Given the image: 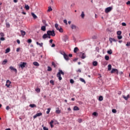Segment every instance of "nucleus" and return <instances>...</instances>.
<instances>
[{
  "label": "nucleus",
  "instance_id": "nucleus-15",
  "mask_svg": "<svg viewBox=\"0 0 130 130\" xmlns=\"http://www.w3.org/2000/svg\"><path fill=\"white\" fill-rule=\"evenodd\" d=\"M55 28H56V30H59V28H60V27L58 26V24L57 23H56L55 24Z\"/></svg>",
  "mask_w": 130,
  "mask_h": 130
},
{
  "label": "nucleus",
  "instance_id": "nucleus-49",
  "mask_svg": "<svg viewBox=\"0 0 130 130\" xmlns=\"http://www.w3.org/2000/svg\"><path fill=\"white\" fill-rule=\"evenodd\" d=\"M31 42H32V40H31L30 39H29L27 40L28 43H31Z\"/></svg>",
  "mask_w": 130,
  "mask_h": 130
},
{
  "label": "nucleus",
  "instance_id": "nucleus-23",
  "mask_svg": "<svg viewBox=\"0 0 130 130\" xmlns=\"http://www.w3.org/2000/svg\"><path fill=\"white\" fill-rule=\"evenodd\" d=\"M79 50V49L78 48V47H75L74 49V53H77V52H78V51Z\"/></svg>",
  "mask_w": 130,
  "mask_h": 130
},
{
  "label": "nucleus",
  "instance_id": "nucleus-24",
  "mask_svg": "<svg viewBox=\"0 0 130 130\" xmlns=\"http://www.w3.org/2000/svg\"><path fill=\"white\" fill-rule=\"evenodd\" d=\"M33 64L36 67H39V63H38V62H34Z\"/></svg>",
  "mask_w": 130,
  "mask_h": 130
},
{
  "label": "nucleus",
  "instance_id": "nucleus-21",
  "mask_svg": "<svg viewBox=\"0 0 130 130\" xmlns=\"http://www.w3.org/2000/svg\"><path fill=\"white\" fill-rule=\"evenodd\" d=\"M123 98H124L125 100H127V99L129 98V94H128L126 96H123Z\"/></svg>",
  "mask_w": 130,
  "mask_h": 130
},
{
  "label": "nucleus",
  "instance_id": "nucleus-11",
  "mask_svg": "<svg viewBox=\"0 0 130 130\" xmlns=\"http://www.w3.org/2000/svg\"><path fill=\"white\" fill-rule=\"evenodd\" d=\"M57 78H58V80H59V81H61L62 80V78H61V75L58 73L57 74Z\"/></svg>",
  "mask_w": 130,
  "mask_h": 130
},
{
  "label": "nucleus",
  "instance_id": "nucleus-36",
  "mask_svg": "<svg viewBox=\"0 0 130 130\" xmlns=\"http://www.w3.org/2000/svg\"><path fill=\"white\" fill-rule=\"evenodd\" d=\"M7 62H8V60L5 59L3 61L2 64H6Z\"/></svg>",
  "mask_w": 130,
  "mask_h": 130
},
{
  "label": "nucleus",
  "instance_id": "nucleus-62",
  "mask_svg": "<svg viewBox=\"0 0 130 130\" xmlns=\"http://www.w3.org/2000/svg\"><path fill=\"white\" fill-rule=\"evenodd\" d=\"M51 47H55V44H52V45H51Z\"/></svg>",
  "mask_w": 130,
  "mask_h": 130
},
{
  "label": "nucleus",
  "instance_id": "nucleus-6",
  "mask_svg": "<svg viewBox=\"0 0 130 130\" xmlns=\"http://www.w3.org/2000/svg\"><path fill=\"white\" fill-rule=\"evenodd\" d=\"M26 62H21L19 66L21 69H23L24 68H25V67H26Z\"/></svg>",
  "mask_w": 130,
  "mask_h": 130
},
{
  "label": "nucleus",
  "instance_id": "nucleus-14",
  "mask_svg": "<svg viewBox=\"0 0 130 130\" xmlns=\"http://www.w3.org/2000/svg\"><path fill=\"white\" fill-rule=\"evenodd\" d=\"M61 112V111L58 108H57L56 110L55 113H57V114H59Z\"/></svg>",
  "mask_w": 130,
  "mask_h": 130
},
{
  "label": "nucleus",
  "instance_id": "nucleus-41",
  "mask_svg": "<svg viewBox=\"0 0 130 130\" xmlns=\"http://www.w3.org/2000/svg\"><path fill=\"white\" fill-rule=\"evenodd\" d=\"M81 18H82V19H84V18L85 17V14H84V12H82L81 15Z\"/></svg>",
  "mask_w": 130,
  "mask_h": 130
},
{
  "label": "nucleus",
  "instance_id": "nucleus-43",
  "mask_svg": "<svg viewBox=\"0 0 130 130\" xmlns=\"http://www.w3.org/2000/svg\"><path fill=\"white\" fill-rule=\"evenodd\" d=\"M117 35H119V36L121 35V31H118L117 32Z\"/></svg>",
  "mask_w": 130,
  "mask_h": 130
},
{
  "label": "nucleus",
  "instance_id": "nucleus-34",
  "mask_svg": "<svg viewBox=\"0 0 130 130\" xmlns=\"http://www.w3.org/2000/svg\"><path fill=\"white\" fill-rule=\"evenodd\" d=\"M92 115L94 116H98V113L94 112L92 113Z\"/></svg>",
  "mask_w": 130,
  "mask_h": 130
},
{
  "label": "nucleus",
  "instance_id": "nucleus-59",
  "mask_svg": "<svg viewBox=\"0 0 130 130\" xmlns=\"http://www.w3.org/2000/svg\"><path fill=\"white\" fill-rule=\"evenodd\" d=\"M77 60H78V58H75L73 59V61H77Z\"/></svg>",
  "mask_w": 130,
  "mask_h": 130
},
{
  "label": "nucleus",
  "instance_id": "nucleus-58",
  "mask_svg": "<svg viewBox=\"0 0 130 130\" xmlns=\"http://www.w3.org/2000/svg\"><path fill=\"white\" fill-rule=\"evenodd\" d=\"M9 109H10V107L9 106H7L6 107V110H9Z\"/></svg>",
  "mask_w": 130,
  "mask_h": 130
},
{
  "label": "nucleus",
  "instance_id": "nucleus-1",
  "mask_svg": "<svg viewBox=\"0 0 130 130\" xmlns=\"http://www.w3.org/2000/svg\"><path fill=\"white\" fill-rule=\"evenodd\" d=\"M47 33L48 35H50V36H52L53 37L55 36V32H54V30H48Z\"/></svg>",
  "mask_w": 130,
  "mask_h": 130
},
{
  "label": "nucleus",
  "instance_id": "nucleus-50",
  "mask_svg": "<svg viewBox=\"0 0 130 130\" xmlns=\"http://www.w3.org/2000/svg\"><path fill=\"white\" fill-rule=\"evenodd\" d=\"M112 112H113V113H116V110L115 109H113L112 110Z\"/></svg>",
  "mask_w": 130,
  "mask_h": 130
},
{
  "label": "nucleus",
  "instance_id": "nucleus-16",
  "mask_svg": "<svg viewBox=\"0 0 130 130\" xmlns=\"http://www.w3.org/2000/svg\"><path fill=\"white\" fill-rule=\"evenodd\" d=\"M48 36V34H44V35L43 36V39H46V38H47Z\"/></svg>",
  "mask_w": 130,
  "mask_h": 130
},
{
  "label": "nucleus",
  "instance_id": "nucleus-28",
  "mask_svg": "<svg viewBox=\"0 0 130 130\" xmlns=\"http://www.w3.org/2000/svg\"><path fill=\"white\" fill-rule=\"evenodd\" d=\"M58 73H59L60 75H62L63 76L64 75V73L62 72V70H59V72Z\"/></svg>",
  "mask_w": 130,
  "mask_h": 130
},
{
  "label": "nucleus",
  "instance_id": "nucleus-30",
  "mask_svg": "<svg viewBox=\"0 0 130 130\" xmlns=\"http://www.w3.org/2000/svg\"><path fill=\"white\" fill-rule=\"evenodd\" d=\"M10 51H11V49L8 48H7V49L6 50L5 53H9V52H10Z\"/></svg>",
  "mask_w": 130,
  "mask_h": 130
},
{
  "label": "nucleus",
  "instance_id": "nucleus-35",
  "mask_svg": "<svg viewBox=\"0 0 130 130\" xmlns=\"http://www.w3.org/2000/svg\"><path fill=\"white\" fill-rule=\"evenodd\" d=\"M52 71V69H51V67H48L47 71L48 72H51Z\"/></svg>",
  "mask_w": 130,
  "mask_h": 130
},
{
  "label": "nucleus",
  "instance_id": "nucleus-55",
  "mask_svg": "<svg viewBox=\"0 0 130 130\" xmlns=\"http://www.w3.org/2000/svg\"><path fill=\"white\" fill-rule=\"evenodd\" d=\"M126 46H130V42H127L126 44Z\"/></svg>",
  "mask_w": 130,
  "mask_h": 130
},
{
  "label": "nucleus",
  "instance_id": "nucleus-60",
  "mask_svg": "<svg viewBox=\"0 0 130 130\" xmlns=\"http://www.w3.org/2000/svg\"><path fill=\"white\" fill-rule=\"evenodd\" d=\"M17 52H19L20 51V48H18L16 50Z\"/></svg>",
  "mask_w": 130,
  "mask_h": 130
},
{
  "label": "nucleus",
  "instance_id": "nucleus-63",
  "mask_svg": "<svg viewBox=\"0 0 130 130\" xmlns=\"http://www.w3.org/2000/svg\"><path fill=\"white\" fill-rule=\"evenodd\" d=\"M77 72L78 73H81V69H78V70L77 71Z\"/></svg>",
  "mask_w": 130,
  "mask_h": 130
},
{
  "label": "nucleus",
  "instance_id": "nucleus-33",
  "mask_svg": "<svg viewBox=\"0 0 130 130\" xmlns=\"http://www.w3.org/2000/svg\"><path fill=\"white\" fill-rule=\"evenodd\" d=\"M25 10H26L27 11L30 9V7H29L28 5H25Z\"/></svg>",
  "mask_w": 130,
  "mask_h": 130
},
{
  "label": "nucleus",
  "instance_id": "nucleus-19",
  "mask_svg": "<svg viewBox=\"0 0 130 130\" xmlns=\"http://www.w3.org/2000/svg\"><path fill=\"white\" fill-rule=\"evenodd\" d=\"M20 32L21 34V35L22 36H25V35H26V32H25V31H23V30H20Z\"/></svg>",
  "mask_w": 130,
  "mask_h": 130
},
{
  "label": "nucleus",
  "instance_id": "nucleus-51",
  "mask_svg": "<svg viewBox=\"0 0 130 130\" xmlns=\"http://www.w3.org/2000/svg\"><path fill=\"white\" fill-rule=\"evenodd\" d=\"M5 38H4V37H2V38H1V39H0V40H1V41H5Z\"/></svg>",
  "mask_w": 130,
  "mask_h": 130
},
{
  "label": "nucleus",
  "instance_id": "nucleus-4",
  "mask_svg": "<svg viewBox=\"0 0 130 130\" xmlns=\"http://www.w3.org/2000/svg\"><path fill=\"white\" fill-rule=\"evenodd\" d=\"M11 84H12V82H11L9 80H7L6 81V86H7V88H10V86H11Z\"/></svg>",
  "mask_w": 130,
  "mask_h": 130
},
{
  "label": "nucleus",
  "instance_id": "nucleus-7",
  "mask_svg": "<svg viewBox=\"0 0 130 130\" xmlns=\"http://www.w3.org/2000/svg\"><path fill=\"white\" fill-rule=\"evenodd\" d=\"M41 115H42V113H38L35 115L34 116V119H35V118L39 116H41Z\"/></svg>",
  "mask_w": 130,
  "mask_h": 130
},
{
  "label": "nucleus",
  "instance_id": "nucleus-52",
  "mask_svg": "<svg viewBox=\"0 0 130 130\" xmlns=\"http://www.w3.org/2000/svg\"><path fill=\"white\" fill-rule=\"evenodd\" d=\"M122 39V36H118V39L120 40Z\"/></svg>",
  "mask_w": 130,
  "mask_h": 130
},
{
  "label": "nucleus",
  "instance_id": "nucleus-40",
  "mask_svg": "<svg viewBox=\"0 0 130 130\" xmlns=\"http://www.w3.org/2000/svg\"><path fill=\"white\" fill-rule=\"evenodd\" d=\"M50 110H51V109L50 108L47 109V111L46 112L47 114H49V112H50Z\"/></svg>",
  "mask_w": 130,
  "mask_h": 130
},
{
  "label": "nucleus",
  "instance_id": "nucleus-17",
  "mask_svg": "<svg viewBox=\"0 0 130 130\" xmlns=\"http://www.w3.org/2000/svg\"><path fill=\"white\" fill-rule=\"evenodd\" d=\"M37 45H39L40 47H42L43 46V43H39L38 42H36Z\"/></svg>",
  "mask_w": 130,
  "mask_h": 130
},
{
  "label": "nucleus",
  "instance_id": "nucleus-29",
  "mask_svg": "<svg viewBox=\"0 0 130 130\" xmlns=\"http://www.w3.org/2000/svg\"><path fill=\"white\" fill-rule=\"evenodd\" d=\"M99 100L100 101H103V96H102V95H100L99 98Z\"/></svg>",
  "mask_w": 130,
  "mask_h": 130
},
{
  "label": "nucleus",
  "instance_id": "nucleus-22",
  "mask_svg": "<svg viewBox=\"0 0 130 130\" xmlns=\"http://www.w3.org/2000/svg\"><path fill=\"white\" fill-rule=\"evenodd\" d=\"M31 16H32L33 18H34L35 19H37V16H36V15H35V14L33 12H32L31 13Z\"/></svg>",
  "mask_w": 130,
  "mask_h": 130
},
{
  "label": "nucleus",
  "instance_id": "nucleus-25",
  "mask_svg": "<svg viewBox=\"0 0 130 130\" xmlns=\"http://www.w3.org/2000/svg\"><path fill=\"white\" fill-rule=\"evenodd\" d=\"M112 68V66H111V64H109L108 66V71H111Z\"/></svg>",
  "mask_w": 130,
  "mask_h": 130
},
{
  "label": "nucleus",
  "instance_id": "nucleus-31",
  "mask_svg": "<svg viewBox=\"0 0 130 130\" xmlns=\"http://www.w3.org/2000/svg\"><path fill=\"white\" fill-rule=\"evenodd\" d=\"M74 111H78V110H79V107H77V106H75L74 107Z\"/></svg>",
  "mask_w": 130,
  "mask_h": 130
},
{
  "label": "nucleus",
  "instance_id": "nucleus-5",
  "mask_svg": "<svg viewBox=\"0 0 130 130\" xmlns=\"http://www.w3.org/2000/svg\"><path fill=\"white\" fill-rule=\"evenodd\" d=\"M113 73L118 74V70L116 69H113L111 71V74H113Z\"/></svg>",
  "mask_w": 130,
  "mask_h": 130
},
{
  "label": "nucleus",
  "instance_id": "nucleus-53",
  "mask_svg": "<svg viewBox=\"0 0 130 130\" xmlns=\"http://www.w3.org/2000/svg\"><path fill=\"white\" fill-rule=\"evenodd\" d=\"M75 7V3H73L71 5V8H74Z\"/></svg>",
  "mask_w": 130,
  "mask_h": 130
},
{
  "label": "nucleus",
  "instance_id": "nucleus-61",
  "mask_svg": "<svg viewBox=\"0 0 130 130\" xmlns=\"http://www.w3.org/2000/svg\"><path fill=\"white\" fill-rule=\"evenodd\" d=\"M126 4V5H130V1L127 2Z\"/></svg>",
  "mask_w": 130,
  "mask_h": 130
},
{
  "label": "nucleus",
  "instance_id": "nucleus-38",
  "mask_svg": "<svg viewBox=\"0 0 130 130\" xmlns=\"http://www.w3.org/2000/svg\"><path fill=\"white\" fill-rule=\"evenodd\" d=\"M107 53H108V54H112V50L110 49V50L108 51Z\"/></svg>",
  "mask_w": 130,
  "mask_h": 130
},
{
  "label": "nucleus",
  "instance_id": "nucleus-47",
  "mask_svg": "<svg viewBox=\"0 0 130 130\" xmlns=\"http://www.w3.org/2000/svg\"><path fill=\"white\" fill-rule=\"evenodd\" d=\"M0 36H1V37H4V36H5V34H4V32H1Z\"/></svg>",
  "mask_w": 130,
  "mask_h": 130
},
{
  "label": "nucleus",
  "instance_id": "nucleus-37",
  "mask_svg": "<svg viewBox=\"0 0 130 130\" xmlns=\"http://www.w3.org/2000/svg\"><path fill=\"white\" fill-rule=\"evenodd\" d=\"M60 54H61L62 55H63V56H65L67 54H66V52H64V51H61L60 52Z\"/></svg>",
  "mask_w": 130,
  "mask_h": 130
},
{
  "label": "nucleus",
  "instance_id": "nucleus-64",
  "mask_svg": "<svg viewBox=\"0 0 130 130\" xmlns=\"http://www.w3.org/2000/svg\"><path fill=\"white\" fill-rule=\"evenodd\" d=\"M17 43L18 44H20V41H19V40H17Z\"/></svg>",
  "mask_w": 130,
  "mask_h": 130
},
{
  "label": "nucleus",
  "instance_id": "nucleus-2",
  "mask_svg": "<svg viewBox=\"0 0 130 130\" xmlns=\"http://www.w3.org/2000/svg\"><path fill=\"white\" fill-rule=\"evenodd\" d=\"M113 9V7L112 6L107 7L105 9V12L106 13V14H108V13H110V12H111Z\"/></svg>",
  "mask_w": 130,
  "mask_h": 130
},
{
  "label": "nucleus",
  "instance_id": "nucleus-12",
  "mask_svg": "<svg viewBox=\"0 0 130 130\" xmlns=\"http://www.w3.org/2000/svg\"><path fill=\"white\" fill-rule=\"evenodd\" d=\"M71 28H72V29H73L74 30H76V29H78V27L77 26H76V25H74V24L71 25Z\"/></svg>",
  "mask_w": 130,
  "mask_h": 130
},
{
  "label": "nucleus",
  "instance_id": "nucleus-48",
  "mask_svg": "<svg viewBox=\"0 0 130 130\" xmlns=\"http://www.w3.org/2000/svg\"><path fill=\"white\" fill-rule=\"evenodd\" d=\"M50 84H52V85H54V81L53 80H50Z\"/></svg>",
  "mask_w": 130,
  "mask_h": 130
},
{
  "label": "nucleus",
  "instance_id": "nucleus-18",
  "mask_svg": "<svg viewBox=\"0 0 130 130\" xmlns=\"http://www.w3.org/2000/svg\"><path fill=\"white\" fill-rule=\"evenodd\" d=\"M109 41L111 43H112V42H115V39L112 38H109Z\"/></svg>",
  "mask_w": 130,
  "mask_h": 130
},
{
  "label": "nucleus",
  "instance_id": "nucleus-27",
  "mask_svg": "<svg viewBox=\"0 0 130 130\" xmlns=\"http://www.w3.org/2000/svg\"><path fill=\"white\" fill-rule=\"evenodd\" d=\"M80 81L81 82H82V83H84V84H86V81H85L84 79L83 78H80Z\"/></svg>",
  "mask_w": 130,
  "mask_h": 130
},
{
  "label": "nucleus",
  "instance_id": "nucleus-3",
  "mask_svg": "<svg viewBox=\"0 0 130 130\" xmlns=\"http://www.w3.org/2000/svg\"><path fill=\"white\" fill-rule=\"evenodd\" d=\"M80 56L82 59H85L86 58V54L85 53L81 52L80 53Z\"/></svg>",
  "mask_w": 130,
  "mask_h": 130
},
{
  "label": "nucleus",
  "instance_id": "nucleus-54",
  "mask_svg": "<svg viewBox=\"0 0 130 130\" xmlns=\"http://www.w3.org/2000/svg\"><path fill=\"white\" fill-rule=\"evenodd\" d=\"M63 22H64V23H66V25H67V24H68V21H67L66 19H64V20H63Z\"/></svg>",
  "mask_w": 130,
  "mask_h": 130
},
{
  "label": "nucleus",
  "instance_id": "nucleus-20",
  "mask_svg": "<svg viewBox=\"0 0 130 130\" xmlns=\"http://www.w3.org/2000/svg\"><path fill=\"white\" fill-rule=\"evenodd\" d=\"M41 30H42V31H46V26H42Z\"/></svg>",
  "mask_w": 130,
  "mask_h": 130
},
{
  "label": "nucleus",
  "instance_id": "nucleus-32",
  "mask_svg": "<svg viewBox=\"0 0 130 130\" xmlns=\"http://www.w3.org/2000/svg\"><path fill=\"white\" fill-rule=\"evenodd\" d=\"M105 59H106V60H109V56L106 55L105 56Z\"/></svg>",
  "mask_w": 130,
  "mask_h": 130
},
{
  "label": "nucleus",
  "instance_id": "nucleus-56",
  "mask_svg": "<svg viewBox=\"0 0 130 130\" xmlns=\"http://www.w3.org/2000/svg\"><path fill=\"white\" fill-rule=\"evenodd\" d=\"M122 25L125 26H126V23H125V22H123V23H122Z\"/></svg>",
  "mask_w": 130,
  "mask_h": 130
},
{
  "label": "nucleus",
  "instance_id": "nucleus-39",
  "mask_svg": "<svg viewBox=\"0 0 130 130\" xmlns=\"http://www.w3.org/2000/svg\"><path fill=\"white\" fill-rule=\"evenodd\" d=\"M58 31H59V32H60L61 33H62V32H63V29H62V28L59 27Z\"/></svg>",
  "mask_w": 130,
  "mask_h": 130
},
{
  "label": "nucleus",
  "instance_id": "nucleus-45",
  "mask_svg": "<svg viewBox=\"0 0 130 130\" xmlns=\"http://www.w3.org/2000/svg\"><path fill=\"white\" fill-rule=\"evenodd\" d=\"M70 82L71 84H74L75 83V81H74L73 79H71Z\"/></svg>",
  "mask_w": 130,
  "mask_h": 130
},
{
  "label": "nucleus",
  "instance_id": "nucleus-9",
  "mask_svg": "<svg viewBox=\"0 0 130 130\" xmlns=\"http://www.w3.org/2000/svg\"><path fill=\"white\" fill-rule=\"evenodd\" d=\"M63 57L65 60H67V61L68 60H70V58L69 57V55H68L67 54L63 56Z\"/></svg>",
  "mask_w": 130,
  "mask_h": 130
},
{
  "label": "nucleus",
  "instance_id": "nucleus-26",
  "mask_svg": "<svg viewBox=\"0 0 130 130\" xmlns=\"http://www.w3.org/2000/svg\"><path fill=\"white\" fill-rule=\"evenodd\" d=\"M29 107H31V108H34V107H36V105L35 104H30Z\"/></svg>",
  "mask_w": 130,
  "mask_h": 130
},
{
  "label": "nucleus",
  "instance_id": "nucleus-8",
  "mask_svg": "<svg viewBox=\"0 0 130 130\" xmlns=\"http://www.w3.org/2000/svg\"><path fill=\"white\" fill-rule=\"evenodd\" d=\"M9 69L10 70H11V71H13V72H15V73H17V70L16 69V68H14L12 66H10Z\"/></svg>",
  "mask_w": 130,
  "mask_h": 130
},
{
  "label": "nucleus",
  "instance_id": "nucleus-10",
  "mask_svg": "<svg viewBox=\"0 0 130 130\" xmlns=\"http://www.w3.org/2000/svg\"><path fill=\"white\" fill-rule=\"evenodd\" d=\"M63 40L64 41V42H67V41H68V40H69V37H68V36H64L63 37Z\"/></svg>",
  "mask_w": 130,
  "mask_h": 130
},
{
  "label": "nucleus",
  "instance_id": "nucleus-44",
  "mask_svg": "<svg viewBox=\"0 0 130 130\" xmlns=\"http://www.w3.org/2000/svg\"><path fill=\"white\" fill-rule=\"evenodd\" d=\"M36 92H37V93H40V88H37V89H36Z\"/></svg>",
  "mask_w": 130,
  "mask_h": 130
},
{
  "label": "nucleus",
  "instance_id": "nucleus-46",
  "mask_svg": "<svg viewBox=\"0 0 130 130\" xmlns=\"http://www.w3.org/2000/svg\"><path fill=\"white\" fill-rule=\"evenodd\" d=\"M51 11H52V8H51V7H49L48 12H51Z\"/></svg>",
  "mask_w": 130,
  "mask_h": 130
},
{
  "label": "nucleus",
  "instance_id": "nucleus-57",
  "mask_svg": "<svg viewBox=\"0 0 130 130\" xmlns=\"http://www.w3.org/2000/svg\"><path fill=\"white\" fill-rule=\"evenodd\" d=\"M43 129L44 130H48V128L47 127H45V126H44L43 127Z\"/></svg>",
  "mask_w": 130,
  "mask_h": 130
},
{
  "label": "nucleus",
  "instance_id": "nucleus-42",
  "mask_svg": "<svg viewBox=\"0 0 130 130\" xmlns=\"http://www.w3.org/2000/svg\"><path fill=\"white\" fill-rule=\"evenodd\" d=\"M6 27L7 28H10V23L9 22L6 23Z\"/></svg>",
  "mask_w": 130,
  "mask_h": 130
},
{
  "label": "nucleus",
  "instance_id": "nucleus-13",
  "mask_svg": "<svg viewBox=\"0 0 130 130\" xmlns=\"http://www.w3.org/2000/svg\"><path fill=\"white\" fill-rule=\"evenodd\" d=\"M98 64V62H97V61H94L92 62V66H93V67H96Z\"/></svg>",
  "mask_w": 130,
  "mask_h": 130
}]
</instances>
